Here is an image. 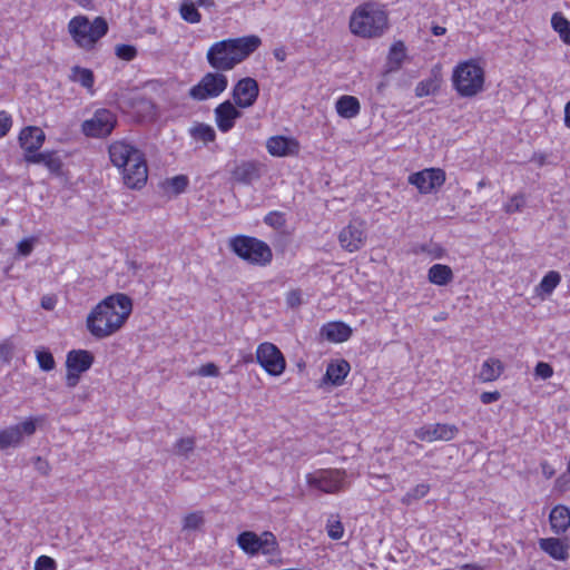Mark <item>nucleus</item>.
<instances>
[{
    "instance_id": "f257e3e1",
    "label": "nucleus",
    "mask_w": 570,
    "mask_h": 570,
    "mask_svg": "<svg viewBox=\"0 0 570 570\" xmlns=\"http://www.w3.org/2000/svg\"><path fill=\"white\" fill-rule=\"evenodd\" d=\"M132 312V301L124 293L105 297L88 314L86 326L97 340L109 337L117 333Z\"/></svg>"
},
{
    "instance_id": "f03ea898",
    "label": "nucleus",
    "mask_w": 570,
    "mask_h": 570,
    "mask_svg": "<svg viewBox=\"0 0 570 570\" xmlns=\"http://www.w3.org/2000/svg\"><path fill=\"white\" fill-rule=\"evenodd\" d=\"M261 43V38L255 35L224 39L208 48L206 59L213 69L228 71L249 57Z\"/></svg>"
},
{
    "instance_id": "7ed1b4c3",
    "label": "nucleus",
    "mask_w": 570,
    "mask_h": 570,
    "mask_svg": "<svg viewBox=\"0 0 570 570\" xmlns=\"http://www.w3.org/2000/svg\"><path fill=\"white\" fill-rule=\"evenodd\" d=\"M108 153L112 165L121 169L127 187L139 189L145 186L148 168L145 156L138 148L125 140H117L109 146Z\"/></svg>"
},
{
    "instance_id": "20e7f679",
    "label": "nucleus",
    "mask_w": 570,
    "mask_h": 570,
    "mask_svg": "<svg viewBox=\"0 0 570 570\" xmlns=\"http://www.w3.org/2000/svg\"><path fill=\"white\" fill-rule=\"evenodd\" d=\"M389 26V13L377 2L358 6L350 19L351 31L362 38L380 37Z\"/></svg>"
},
{
    "instance_id": "39448f33",
    "label": "nucleus",
    "mask_w": 570,
    "mask_h": 570,
    "mask_svg": "<svg viewBox=\"0 0 570 570\" xmlns=\"http://www.w3.org/2000/svg\"><path fill=\"white\" fill-rule=\"evenodd\" d=\"M68 31L80 48L91 49L107 33L108 23L101 17L90 21L85 16H78L69 21Z\"/></svg>"
},
{
    "instance_id": "423d86ee",
    "label": "nucleus",
    "mask_w": 570,
    "mask_h": 570,
    "mask_svg": "<svg viewBox=\"0 0 570 570\" xmlns=\"http://www.w3.org/2000/svg\"><path fill=\"white\" fill-rule=\"evenodd\" d=\"M452 82L461 97H473L483 89L484 70L474 60L464 61L454 68Z\"/></svg>"
},
{
    "instance_id": "0eeeda50",
    "label": "nucleus",
    "mask_w": 570,
    "mask_h": 570,
    "mask_svg": "<svg viewBox=\"0 0 570 570\" xmlns=\"http://www.w3.org/2000/svg\"><path fill=\"white\" fill-rule=\"evenodd\" d=\"M229 247L239 258L254 265L265 266L273 258L271 247L265 242L252 236H235L229 240Z\"/></svg>"
},
{
    "instance_id": "6e6552de",
    "label": "nucleus",
    "mask_w": 570,
    "mask_h": 570,
    "mask_svg": "<svg viewBox=\"0 0 570 570\" xmlns=\"http://www.w3.org/2000/svg\"><path fill=\"white\" fill-rule=\"evenodd\" d=\"M227 86L228 79L222 71H210L189 89L188 96L195 101H205L218 97Z\"/></svg>"
},
{
    "instance_id": "1a4fd4ad",
    "label": "nucleus",
    "mask_w": 570,
    "mask_h": 570,
    "mask_svg": "<svg viewBox=\"0 0 570 570\" xmlns=\"http://www.w3.org/2000/svg\"><path fill=\"white\" fill-rule=\"evenodd\" d=\"M238 547L247 554H272L276 551L277 541L272 532H264L261 537L253 531H244L237 537Z\"/></svg>"
},
{
    "instance_id": "9d476101",
    "label": "nucleus",
    "mask_w": 570,
    "mask_h": 570,
    "mask_svg": "<svg viewBox=\"0 0 570 570\" xmlns=\"http://www.w3.org/2000/svg\"><path fill=\"white\" fill-rule=\"evenodd\" d=\"M257 363L273 376L281 375L286 367L285 358L279 348L269 342H264L256 350Z\"/></svg>"
},
{
    "instance_id": "9b49d317",
    "label": "nucleus",
    "mask_w": 570,
    "mask_h": 570,
    "mask_svg": "<svg viewBox=\"0 0 570 570\" xmlns=\"http://www.w3.org/2000/svg\"><path fill=\"white\" fill-rule=\"evenodd\" d=\"M116 124L117 118L114 112L108 109H98L90 119L83 121L82 131L88 137H107Z\"/></svg>"
},
{
    "instance_id": "f8f14e48",
    "label": "nucleus",
    "mask_w": 570,
    "mask_h": 570,
    "mask_svg": "<svg viewBox=\"0 0 570 570\" xmlns=\"http://www.w3.org/2000/svg\"><path fill=\"white\" fill-rule=\"evenodd\" d=\"M345 471L337 469L320 470L307 474L309 487L316 488L325 493H334L344 488Z\"/></svg>"
},
{
    "instance_id": "ddd939ff",
    "label": "nucleus",
    "mask_w": 570,
    "mask_h": 570,
    "mask_svg": "<svg viewBox=\"0 0 570 570\" xmlns=\"http://www.w3.org/2000/svg\"><path fill=\"white\" fill-rule=\"evenodd\" d=\"M444 181L445 173L440 168H426L409 176V183L415 186L421 194L432 193Z\"/></svg>"
},
{
    "instance_id": "4468645a",
    "label": "nucleus",
    "mask_w": 570,
    "mask_h": 570,
    "mask_svg": "<svg viewBox=\"0 0 570 570\" xmlns=\"http://www.w3.org/2000/svg\"><path fill=\"white\" fill-rule=\"evenodd\" d=\"M264 171V165L257 160H242L232 169V179L242 185H252L258 181Z\"/></svg>"
},
{
    "instance_id": "2eb2a0df",
    "label": "nucleus",
    "mask_w": 570,
    "mask_h": 570,
    "mask_svg": "<svg viewBox=\"0 0 570 570\" xmlns=\"http://www.w3.org/2000/svg\"><path fill=\"white\" fill-rule=\"evenodd\" d=\"M35 432L36 422L32 419L0 431V450L19 445L23 435H32Z\"/></svg>"
},
{
    "instance_id": "dca6fc26",
    "label": "nucleus",
    "mask_w": 570,
    "mask_h": 570,
    "mask_svg": "<svg viewBox=\"0 0 570 570\" xmlns=\"http://www.w3.org/2000/svg\"><path fill=\"white\" fill-rule=\"evenodd\" d=\"M259 94L258 83L253 78L240 79L233 89V99L238 108L252 107Z\"/></svg>"
},
{
    "instance_id": "f3484780",
    "label": "nucleus",
    "mask_w": 570,
    "mask_h": 570,
    "mask_svg": "<svg viewBox=\"0 0 570 570\" xmlns=\"http://www.w3.org/2000/svg\"><path fill=\"white\" fill-rule=\"evenodd\" d=\"M365 238L363 223L358 220L351 222L338 235L341 246L351 253L358 250L364 245Z\"/></svg>"
},
{
    "instance_id": "a211bd4d",
    "label": "nucleus",
    "mask_w": 570,
    "mask_h": 570,
    "mask_svg": "<svg viewBox=\"0 0 570 570\" xmlns=\"http://www.w3.org/2000/svg\"><path fill=\"white\" fill-rule=\"evenodd\" d=\"M459 432V429L454 424H428L422 426L415 432V435L421 441L433 442V441H451Z\"/></svg>"
},
{
    "instance_id": "6ab92c4d",
    "label": "nucleus",
    "mask_w": 570,
    "mask_h": 570,
    "mask_svg": "<svg viewBox=\"0 0 570 570\" xmlns=\"http://www.w3.org/2000/svg\"><path fill=\"white\" fill-rule=\"evenodd\" d=\"M215 120L218 129L223 132L229 131L235 120L242 117V111L237 109L236 105H233L229 100L219 104L215 110Z\"/></svg>"
},
{
    "instance_id": "aec40b11",
    "label": "nucleus",
    "mask_w": 570,
    "mask_h": 570,
    "mask_svg": "<svg viewBox=\"0 0 570 570\" xmlns=\"http://www.w3.org/2000/svg\"><path fill=\"white\" fill-rule=\"evenodd\" d=\"M46 135L43 130L36 126L23 128L19 135V144L26 151L24 155L37 153L43 145Z\"/></svg>"
},
{
    "instance_id": "412c9836",
    "label": "nucleus",
    "mask_w": 570,
    "mask_h": 570,
    "mask_svg": "<svg viewBox=\"0 0 570 570\" xmlns=\"http://www.w3.org/2000/svg\"><path fill=\"white\" fill-rule=\"evenodd\" d=\"M266 148L272 156L285 157L297 155L299 150V144L293 138L273 136L268 138Z\"/></svg>"
},
{
    "instance_id": "4be33fe9",
    "label": "nucleus",
    "mask_w": 570,
    "mask_h": 570,
    "mask_svg": "<svg viewBox=\"0 0 570 570\" xmlns=\"http://www.w3.org/2000/svg\"><path fill=\"white\" fill-rule=\"evenodd\" d=\"M539 547L554 560L566 561L569 558V544L560 538H542Z\"/></svg>"
},
{
    "instance_id": "5701e85b",
    "label": "nucleus",
    "mask_w": 570,
    "mask_h": 570,
    "mask_svg": "<svg viewBox=\"0 0 570 570\" xmlns=\"http://www.w3.org/2000/svg\"><path fill=\"white\" fill-rule=\"evenodd\" d=\"M441 83H442L441 66L436 65L431 69L430 76L416 85L415 96L419 98H422V97H428V96L434 95L439 91Z\"/></svg>"
},
{
    "instance_id": "b1692460",
    "label": "nucleus",
    "mask_w": 570,
    "mask_h": 570,
    "mask_svg": "<svg viewBox=\"0 0 570 570\" xmlns=\"http://www.w3.org/2000/svg\"><path fill=\"white\" fill-rule=\"evenodd\" d=\"M94 363V355L86 350H72L67 354L66 366L78 373L88 371Z\"/></svg>"
},
{
    "instance_id": "393cba45",
    "label": "nucleus",
    "mask_w": 570,
    "mask_h": 570,
    "mask_svg": "<svg viewBox=\"0 0 570 570\" xmlns=\"http://www.w3.org/2000/svg\"><path fill=\"white\" fill-rule=\"evenodd\" d=\"M549 521L556 534L564 533L570 527V509L562 504L556 505L549 514Z\"/></svg>"
},
{
    "instance_id": "a878e982",
    "label": "nucleus",
    "mask_w": 570,
    "mask_h": 570,
    "mask_svg": "<svg viewBox=\"0 0 570 570\" xmlns=\"http://www.w3.org/2000/svg\"><path fill=\"white\" fill-rule=\"evenodd\" d=\"M321 335L331 342H345L352 335V330L343 322H330L321 328Z\"/></svg>"
},
{
    "instance_id": "bb28decb",
    "label": "nucleus",
    "mask_w": 570,
    "mask_h": 570,
    "mask_svg": "<svg viewBox=\"0 0 570 570\" xmlns=\"http://www.w3.org/2000/svg\"><path fill=\"white\" fill-rule=\"evenodd\" d=\"M24 160L29 164H43L51 173H59L62 167V161L56 151L24 155Z\"/></svg>"
},
{
    "instance_id": "cd10ccee",
    "label": "nucleus",
    "mask_w": 570,
    "mask_h": 570,
    "mask_svg": "<svg viewBox=\"0 0 570 570\" xmlns=\"http://www.w3.org/2000/svg\"><path fill=\"white\" fill-rule=\"evenodd\" d=\"M350 370L351 366L345 360L332 362L326 368L325 379L334 385H341Z\"/></svg>"
},
{
    "instance_id": "c85d7f7f",
    "label": "nucleus",
    "mask_w": 570,
    "mask_h": 570,
    "mask_svg": "<svg viewBox=\"0 0 570 570\" xmlns=\"http://www.w3.org/2000/svg\"><path fill=\"white\" fill-rule=\"evenodd\" d=\"M428 279L438 286H445L453 279V272L450 266L444 264H434L429 268Z\"/></svg>"
},
{
    "instance_id": "c756f323",
    "label": "nucleus",
    "mask_w": 570,
    "mask_h": 570,
    "mask_svg": "<svg viewBox=\"0 0 570 570\" xmlns=\"http://www.w3.org/2000/svg\"><path fill=\"white\" fill-rule=\"evenodd\" d=\"M335 107L337 114L346 119L357 116L361 109L358 99L354 96L348 95L342 96L336 101Z\"/></svg>"
},
{
    "instance_id": "7c9ffc66",
    "label": "nucleus",
    "mask_w": 570,
    "mask_h": 570,
    "mask_svg": "<svg viewBox=\"0 0 570 570\" xmlns=\"http://www.w3.org/2000/svg\"><path fill=\"white\" fill-rule=\"evenodd\" d=\"M503 364L498 358H489L483 362L479 377L482 382L495 381L503 372Z\"/></svg>"
},
{
    "instance_id": "2f4dec72",
    "label": "nucleus",
    "mask_w": 570,
    "mask_h": 570,
    "mask_svg": "<svg viewBox=\"0 0 570 570\" xmlns=\"http://www.w3.org/2000/svg\"><path fill=\"white\" fill-rule=\"evenodd\" d=\"M551 24L562 41L570 46V21L560 12H556L551 18Z\"/></svg>"
},
{
    "instance_id": "473e14b6",
    "label": "nucleus",
    "mask_w": 570,
    "mask_h": 570,
    "mask_svg": "<svg viewBox=\"0 0 570 570\" xmlns=\"http://www.w3.org/2000/svg\"><path fill=\"white\" fill-rule=\"evenodd\" d=\"M70 78L72 81L79 82L87 89H91L95 81L94 72L90 69L81 68L79 66H75L71 69Z\"/></svg>"
},
{
    "instance_id": "72a5a7b5",
    "label": "nucleus",
    "mask_w": 570,
    "mask_h": 570,
    "mask_svg": "<svg viewBox=\"0 0 570 570\" xmlns=\"http://www.w3.org/2000/svg\"><path fill=\"white\" fill-rule=\"evenodd\" d=\"M561 282L559 272L550 271L541 279L538 289L541 294L550 295Z\"/></svg>"
},
{
    "instance_id": "f704fd0d",
    "label": "nucleus",
    "mask_w": 570,
    "mask_h": 570,
    "mask_svg": "<svg viewBox=\"0 0 570 570\" xmlns=\"http://www.w3.org/2000/svg\"><path fill=\"white\" fill-rule=\"evenodd\" d=\"M190 135L196 140H202L205 144L214 141L216 138V132L214 128L206 124H199L190 129Z\"/></svg>"
},
{
    "instance_id": "c9c22d12",
    "label": "nucleus",
    "mask_w": 570,
    "mask_h": 570,
    "mask_svg": "<svg viewBox=\"0 0 570 570\" xmlns=\"http://www.w3.org/2000/svg\"><path fill=\"white\" fill-rule=\"evenodd\" d=\"M180 16L189 23H198L202 19V14L193 2H184L180 6Z\"/></svg>"
},
{
    "instance_id": "e433bc0d",
    "label": "nucleus",
    "mask_w": 570,
    "mask_h": 570,
    "mask_svg": "<svg viewBox=\"0 0 570 570\" xmlns=\"http://www.w3.org/2000/svg\"><path fill=\"white\" fill-rule=\"evenodd\" d=\"M36 358L39 364V367L42 371L49 372L55 368L56 362L50 351L48 350H37Z\"/></svg>"
},
{
    "instance_id": "4c0bfd02",
    "label": "nucleus",
    "mask_w": 570,
    "mask_h": 570,
    "mask_svg": "<svg viewBox=\"0 0 570 570\" xmlns=\"http://www.w3.org/2000/svg\"><path fill=\"white\" fill-rule=\"evenodd\" d=\"M411 58L406 55V47L403 41H394V73H396L404 61H410Z\"/></svg>"
},
{
    "instance_id": "58836bf2",
    "label": "nucleus",
    "mask_w": 570,
    "mask_h": 570,
    "mask_svg": "<svg viewBox=\"0 0 570 570\" xmlns=\"http://www.w3.org/2000/svg\"><path fill=\"white\" fill-rule=\"evenodd\" d=\"M195 449L194 438H181L174 445V453L179 456L187 458Z\"/></svg>"
},
{
    "instance_id": "ea45409f",
    "label": "nucleus",
    "mask_w": 570,
    "mask_h": 570,
    "mask_svg": "<svg viewBox=\"0 0 570 570\" xmlns=\"http://www.w3.org/2000/svg\"><path fill=\"white\" fill-rule=\"evenodd\" d=\"M263 222L274 228V229H282L286 226V218L285 214L282 212H269L263 219Z\"/></svg>"
},
{
    "instance_id": "a19ab883",
    "label": "nucleus",
    "mask_w": 570,
    "mask_h": 570,
    "mask_svg": "<svg viewBox=\"0 0 570 570\" xmlns=\"http://www.w3.org/2000/svg\"><path fill=\"white\" fill-rule=\"evenodd\" d=\"M430 490L429 484L421 483L417 484L413 490L407 492L403 499L402 502L405 504H411L414 500H419L428 494Z\"/></svg>"
},
{
    "instance_id": "79ce46f5",
    "label": "nucleus",
    "mask_w": 570,
    "mask_h": 570,
    "mask_svg": "<svg viewBox=\"0 0 570 570\" xmlns=\"http://www.w3.org/2000/svg\"><path fill=\"white\" fill-rule=\"evenodd\" d=\"M204 524V515L202 512H191L184 518V530H197Z\"/></svg>"
},
{
    "instance_id": "37998d69",
    "label": "nucleus",
    "mask_w": 570,
    "mask_h": 570,
    "mask_svg": "<svg viewBox=\"0 0 570 570\" xmlns=\"http://www.w3.org/2000/svg\"><path fill=\"white\" fill-rule=\"evenodd\" d=\"M525 206V197L522 194L514 195L505 204L504 210L507 214H514L521 212Z\"/></svg>"
},
{
    "instance_id": "c03bdc74",
    "label": "nucleus",
    "mask_w": 570,
    "mask_h": 570,
    "mask_svg": "<svg viewBox=\"0 0 570 570\" xmlns=\"http://www.w3.org/2000/svg\"><path fill=\"white\" fill-rule=\"evenodd\" d=\"M116 56L119 59L130 61L136 58L137 49L131 45H117L115 48Z\"/></svg>"
},
{
    "instance_id": "a18cd8bd",
    "label": "nucleus",
    "mask_w": 570,
    "mask_h": 570,
    "mask_svg": "<svg viewBox=\"0 0 570 570\" xmlns=\"http://www.w3.org/2000/svg\"><path fill=\"white\" fill-rule=\"evenodd\" d=\"M56 561L48 556H40L35 563V570H56Z\"/></svg>"
},
{
    "instance_id": "49530a36",
    "label": "nucleus",
    "mask_w": 570,
    "mask_h": 570,
    "mask_svg": "<svg viewBox=\"0 0 570 570\" xmlns=\"http://www.w3.org/2000/svg\"><path fill=\"white\" fill-rule=\"evenodd\" d=\"M534 374L542 380H547L553 375V368L549 363L538 362L534 367Z\"/></svg>"
},
{
    "instance_id": "de8ad7c7",
    "label": "nucleus",
    "mask_w": 570,
    "mask_h": 570,
    "mask_svg": "<svg viewBox=\"0 0 570 570\" xmlns=\"http://www.w3.org/2000/svg\"><path fill=\"white\" fill-rule=\"evenodd\" d=\"M169 185L176 194H180L188 186V178L184 175L175 176L169 180Z\"/></svg>"
},
{
    "instance_id": "09e8293b",
    "label": "nucleus",
    "mask_w": 570,
    "mask_h": 570,
    "mask_svg": "<svg viewBox=\"0 0 570 570\" xmlns=\"http://www.w3.org/2000/svg\"><path fill=\"white\" fill-rule=\"evenodd\" d=\"M33 244H35L33 238H24V239L20 240L17 245L18 254L23 257L29 256L31 254V252L33 250Z\"/></svg>"
},
{
    "instance_id": "8fccbe9b",
    "label": "nucleus",
    "mask_w": 570,
    "mask_h": 570,
    "mask_svg": "<svg viewBox=\"0 0 570 570\" xmlns=\"http://www.w3.org/2000/svg\"><path fill=\"white\" fill-rule=\"evenodd\" d=\"M14 345L10 341H3L0 343V358L6 363H9L13 355Z\"/></svg>"
},
{
    "instance_id": "3c124183",
    "label": "nucleus",
    "mask_w": 570,
    "mask_h": 570,
    "mask_svg": "<svg viewBox=\"0 0 570 570\" xmlns=\"http://www.w3.org/2000/svg\"><path fill=\"white\" fill-rule=\"evenodd\" d=\"M286 304L292 307H298L302 304V292L299 289H292L286 295Z\"/></svg>"
},
{
    "instance_id": "603ef678",
    "label": "nucleus",
    "mask_w": 570,
    "mask_h": 570,
    "mask_svg": "<svg viewBox=\"0 0 570 570\" xmlns=\"http://www.w3.org/2000/svg\"><path fill=\"white\" fill-rule=\"evenodd\" d=\"M197 374L199 376H204V377H207V376H218L219 374V370L218 367L216 366V364L214 363H207V364H204L202 365L198 370H197Z\"/></svg>"
},
{
    "instance_id": "864d4df0",
    "label": "nucleus",
    "mask_w": 570,
    "mask_h": 570,
    "mask_svg": "<svg viewBox=\"0 0 570 570\" xmlns=\"http://www.w3.org/2000/svg\"><path fill=\"white\" fill-rule=\"evenodd\" d=\"M328 537L333 540H338L343 537V525L340 521H335L327 527Z\"/></svg>"
},
{
    "instance_id": "5fc2aeb1",
    "label": "nucleus",
    "mask_w": 570,
    "mask_h": 570,
    "mask_svg": "<svg viewBox=\"0 0 570 570\" xmlns=\"http://www.w3.org/2000/svg\"><path fill=\"white\" fill-rule=\"evenodd\" d=\"M11 124V117L6 111H0V138L7 135Z\"/></svg>"
},
{
    "instance_id": "6e6d98bb",
    "label": "nucleus",
    "mask_w": 570,
    "mask_h": 570,
    "mask_svg": "<svg viewBox=\"0 0 570 570\" xmlns=\"http://www.w3.org/2000/svg\"><path fill=\"white\" fill-rule=\"evenodd\" d=\"M35 469L42 475H48L50 472V464L41 456L33 458Z\"/></svg>"
},
{
    "instance_id": "4d7b16f0",
    "label": "nucleus",
    "mask_w": 570,
    "mask_h": 570,
    "mask_svg": "<svg viewBox=\"0 0 570 570\" xmlns=\"http://www.w3.org/2000/svg\"><path fill=\"white\" fill-rule=\"evenodd\" d=\"M389 76H390V69H387L383 75V80L380 81L376 86L375 94H376V100H381V97L384 96L385 90L389 87Z\"/></svg>"
},
{
    "instance_id": "13d9d810",
    "label": "nucleus",
    "mask_w": 570,
    "mask_h": 570,
    "mask_svg": "<svg viewBox=\"0 0 570 570\" xmlns=\"http://www.w3.org/2000/svg\"><path fill=\"white\" fill-rule=\"evenodd\" d=\"M500 393L498 391H493V392H483L481 395H480V400L483 404H491V403H494L497 402L499 399H500Z\"/></svg>"
},
{
    "instance_id": "bf43d9fd",
    "label": "nucleus",
    "mask_w": 570,
    "mask_h": 570,
    "mask_svg": "<svg viewBox=\"0 0 570 570\" xmlns=\"http://www.w3.org/2000/svg\"><path fill=\"white\" fill-rule=\"evenodd\" d=\"M80 379V373L67 370L66 384L68 387H75Z\"/></svg>"
},
{
    "instance_id": "052dcab7",
    "label": "nucleus",
    "mask_w": 570,
    "mask_h": 570,
    "mask_svg": "<svg viewBox=\"0 0 570 570\" xmlns=\"http://www.w3.org/2000/svg\"><path fill=\"white\" fill-rule=\"evenodd\" d=\"M55 305H56V301L55 298L52 297H49V296H45L42 297L41 299V306L47 309V311H51L55 308Z\"/></svg>"
},
{
    "instance_id": "680f3d73",
    "label": "nucleus",
    "mask_w": 570,
    "mask_h": 570,
    "mask_svg": "<svg viewBox=\"0 0 570 570\" xmlns=\"http://www.w3.org/2000/svg\"><path fill=\"white\" fill-rule=\"evenodd\" d=\"M531 160L537 163L539 167H542L547 164V156L544 154H534Z\"/></svg>"
},
{
    "instance_id": "e2e57ef3",
    "label": "nucleus",
    "mask_w": 570,
    "mask_h": 570,
    "mask_svg": "<svg viewBox=\"0 0 570 570\" xmlns=\"http://www.w3.org/2000/svg\"><path fill=\"white\" fill-rule=\"evenodd\" d=\"M564 125L566 127L570 128V100L564 107Z\"/></svg>"
},
{
    "instance_id": "0e129e2a",
    "label": "nucleus",
    "mask_w": 570,
    "mask_h": 570,
    "mask_svg": "<svg viewBox=\"0 0 570 570\" xmlns=\"http://www.w3.org/2000/svg\"><path fill=\"white\" fill-rule=\"evenodd\" d=\"M431 31L434 36H443L445 32H446V29L444 27H441L439 24H434L432 28H431Z\"/></svg>"
},
{
    "instance_id": "69168bd1",
    "label": "nucleus",
    "mask_w": 570,
    "mask_h": 570,
    "mask_svg": "<svg viewBox=\"0 0 570 570\" xmlns=\"http://www.w3.org/2000/svg\"><path fill=\"white\" fill-rule=\"evenodd\" d=\"M460 570H483V568L474 563H466L463 564Z\"/></svg>"
},
{
    "instance_id": "338daca9",
    "label": "nucleus",
    "mask_w": 570,
    "mask_h": 570,
    "mask_svg": "<svg viewBox=\"0 0 570 570\" xmlns=\"http://www.w3.org/2000/svg\"><path fill=\"white\" fill-rule=\"evenodd\" d=\"M274 55H275L276 59H278L281 61H283L285 59V53L281 50H275Z\"/></svg>"
},
{
    "instance_id": "774afa93",
    "label": "nucleus",
    "mask_w": 570,
    "mask_h": 570,
    "mask_svg": "<svg viewBox=\"0 0 570 570\" xmlns=\"http://www.w3.org/2000/svg\"><path fill=\"white\" fill-rule=\"evenodd\" d=\"M384 456H389V451L386 450L385 452H379L377 456H376V461L380 462Z\"/></svg>"
}]
</instances>
